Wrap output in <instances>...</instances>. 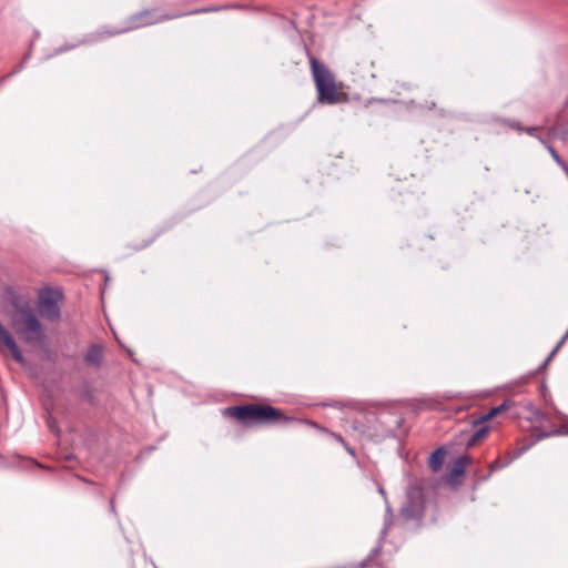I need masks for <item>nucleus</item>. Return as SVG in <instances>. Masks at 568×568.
Masks as SVG:
<instances>
[{"mask_svg":"<svg viewBox=\"0 0 568 568\" xmlns=\"http://www.w3.org/2000/svg\"><path fill=\"white\" fill-rule=\"evenodd\" d=\"M425 499L423 489L418 486H410L407 489L406 501L400 508V517L405 520L419 519L424 515Z\"/></svg>","mask_w":568,"mask_h":568,"instance_id":"nucleus-6","label":"nucleus"},{"mask_svg":"<svg viewBox=\"0 0 568 568\" xmlns=\"http://www.w3.org/2000/svg\"><path fill=\"white\" fill-rule=\"evenodd\" d=\"M344 446V448L346 449V452L352 455V456H355V450L353 447H351L346 442L344 444H342Z\"/></svg>","mask_w":568,"mask_h":568,"instance_id":"nucleus-20","label":"nucleus"},{"mask_svg":"<svg viewBox=\"0 0 568 568\" xmlns=\"http://www.w3.org/2000/svg\"><path fill=\"white\" fill-rule=\"evenodd\" d=\"M221 9H223V7H204V8H200V9H194L192 11L179 12V13L169 14V16H161L160 18H156V19H152V16H153V11L152 10H142L140 12H136V13L132 14L128 19V21H126L128 26L125 28L120 29V30L101 32V33L98 34V39H101V38H104V37L116 36V34H120V33H123V32H126V31H130V30L139 29V28L146 27V26H151L153 23L162 22V21H165V20H171V19L184 17V16H190V14L215 12V11H220Z\"/></svg>","mask_w":568,"mask_h":568,"instance_id":"nucleus-3","label":"nucleus"},{"mask_svg":"<svg viewBox=\"0 0 568 568\" xmlns=\"http://www.w3.org/2000/svg\"><path fill=\"white\" fill-rule=\"evenodd\" d=\"M6 294L9 304L13 307L11 312H22L31 307L30 301L19 295L14 290L7 288Z\"/></svg>","mask_w":568,"mask_h":568,"instance_id":"nucleus-10","label":"nucleus"},{"mask_svg":"<svg viewBox=\"0 0 568 568\" xmlns=\"http://www.w3.org/2000/svg\"><path fill=\"white\" fill-rule=\"evenodd\" d=\"M509 402L504 400L500 405L493 407L488 413L483 415L480 418L474 420V432L467 437L466 439V446L473 447L475 446L479 440L485 438L487 434L489 433V426L485 424L488 419L497 416L501 412L506 410L508 408Z\"/></svg>","mask_w":568,"mask_h":568,"instance_id":"nucleus-7","label":"nucleus"},{"mask_svg":"<svg viewBox=\"0 0 568 568\" xmlns=\"http://www.w3.org/2000/svg\"><path fill=\"white\" fill-rule=\"evenodd\" d=\"M559 133L561 134V138L564 140L568 139V123H567V129L566 130H561Z\"/></svg>","mask_w":568,"mask_h":568,"instance_id":"nucleus-23","label":"nucleus"},{"mask_svg":"<svg viewBox=\"0 0 568 568\" xmlns=\"http://www.w3.org/2000/svg\"><path fill=\"white\" fill-rule=\"evenodd\" d=\"M331 435H332V437H333L336 442H338V443H341V444H344V443H345L344 438H343L339 434L331 433Z\"/></svg>","mask_w":568,"mask_h":568,"instance_id":"nucleus-21","label":"nucleus"},{"mask_svg":"<svg viewBox=\"0 0 568 568\" xmlns=\"http://www.w3.org/2000/svg\"><path fill=\"white\" fill-rule=\"evenodd\" d=\"M504 123H506L508 126H510L511 129H515L519 132L521 131H525L527 134L531 135V136H535V138H539L540 135H537L536 132H537V126H528V128H524L521 126L518 122L516 121H510V120H503Z\"/></svg>","mask_w":568,"mask_h":568,"instance_id":"nucleus-13","label":"nucleus"},{"mask_svg":"<svg viewBox=\"0 0 568 568\" xmlns=\"http://www.w3.org/2000/svg\"><path fill=\"white\" fill-rule=\"evenodd\" d=\"M562 346H558V344L554 347V349L550 352V354L547 356V358L544 362V366L548 365L551 359L555 357L556 353L561 348Z\"/></svg>","mask_w":568,"mask_h":568,"instance_id":"nucleus-17","label":"nucleus"},{"mask_svg":"<svg viewBox=\"0 0 568 568\" xmlns=\"http://www.w3.org/2000/svg\"><path fill=\"white\" fill-rule=\"evenodd\" d=\"M329 406H333V407H337V403H334V404H329Z\"/></svg>","mask_w":568,"mask_h":568,"instance_id":"nucleus-26","label":"nucleus"},{"mask_svg":"<svg viewBox=\"0 0 568 568\" xmlns=\"http://www.w3.org/2000/svg\"><path fill=\"white\" fill-rule=\"evenodd\" d=\"M445 456H446V450L444 449V447H439L436 450H434L430 454L429 460H428V465H429L430 469L434 471H438L443 466Z\"/></svg>","mask_w":568,"mask_h":568,"instance_id":"nucleus-12","label":"nucleus"},{"mask_svg":"<svg viewBox=\"0 0 568 568\" xmlns=\"http://www.w3.org/2000/svg\"><path fill=\"white\" fill-rule=\"evenodd\" d=\"M10 326L27 344H40L45 339L44 327L33 308L22 312H8Z\"/></svg>","mask_w":568,"mask_h":568,"instance_id":"nucleus-2","label":"nucleus"},{"mask_svg":"<svg viewBox=\"0 0 568 568\" xmlns=\"http://www.w3.org/2000/svg\"><path fill=\"white\" fill-rule=\"evenodd\" d=\"M20 69H22V65H19L18 70H16L14 72H18Z\"/></svg>","mask_w":568,"mask_h":568,"instance_id":"nucleus-27","label":"nucleus"},{"mask_svg":"<svg viewBox=\"0 0 568 568\" xmlns=\"http://www.w3.org/2000/svg\"><path fill=\"white\" fill-rule=\"evenodd\" d=\"M567 339H568V328H567V332L565 333V335L558 342V346H564V344L566 343Z\"/></svg>","mask_w":568,"mask_h":568,"instance_id":"nucleus-22","label":"nucleus"},{"mask_svg":"<svg viewBox=\"0 0 568 568\" xmlns=\"http://www.w3.org/2000/svg\"><path fill=\"white\" fill-rule=\"evenodd\" d=\"M534 416L536 419H544L546 417V415L540 409H536L534 412Z\"/></svg>","mask_w":568,"mask_h":568,"instance_id":"nucleus-19","label":"nucleus"},{"mask_svg":"<svg viewBox=\"0 0 568 568\" xmlns=\"http://www.w3.org/2000/svg\"><path fill=\"white\" fill-rule=\"evenodd\" d=\"M389 525H390V520H386L385 521V525L383 527V529L381 530V540H383L387 532H388V529H389ZM382 549V541H379V545L373 550L372 555L375 556L376 554H378Z\"/></svg>","mask_w":568,"mask_h":568,"instance_id":"nucleus-15","label":"nucleus"},{"mask_svg":"<svg viewBox=\"0 0 568 568\" xmlns=\"http://www.w3.org/2000/svg\"><path fill=\"white\" fill-rule=\"evenodd\" d=\"M225 414L241 422L245 426H257L288 422L283 412L271 405L246 404L230 406Z\"/></svg>","mask_w":568,"mask_h":568,"instance_id":"nucleus-1","label":"nucleus"},{"mask_svg":"<svg viewBox=\"0 0 568 568\" xmlns=\"http://www.w3.org/2000/svg\"><path fill=\"white\" fill-rule=\"evenodd\" d=\"M63 294L59 290L45 288L38 296V311L42 318L58 322L61 318Z\"/></svg>","mask_w":568,"mask_h":568,"instance_id":"nucleus-5","label":"nucleus"},{"mask_svg":"<svg viewBox=\"0 0 568 568\" xmlns=\"http://www.w3.org/2000/svg\"><path fill=\"white\" fill-rule=\"evenodd\" d=\"M310 64L318 93V102L323 104H335L339 102V94L336 90L335 78L328 68L313 55H310Z\"/></svg>","mask_w":568,"mask_h":568,"instance_id":"nucleus-4","label":"nucleus"},{"mask_svg":"<svg viewBox=\"0 0 568 568\" xmlns=\"http://www.w3.org/2000/svg\"><path fill=\"white\" fill-rule=\"evenodd\" d=\"M554 435H568V426H564L561 429H557L550 433H545L538 436L539 439L554 436Z\"/></svg>","mask_w":568,"mask_h":568,"instance_id":"nucleus-16","label":"nucleus"},{"mask_svg":"<svg viewBox=\"0 0 568 568\" xmlns=\"http://www.w3.org/2000/svg\"><path fill=\"white\" fill-rule=\"evenodd\" d=\"M558 130H559V129H558L557 126H555V128H552V129H551V133H552V134H557V131H558Z\"/></svg>","mask_w":568,"mask_h":568,"instance_id":"nucleus-24","label":"nucleus"},{"mask_svg":"<svg viewBox=\"0 0 568 568\" xmlns=\"http://www.w3.org/2000/svg\"><path fill=\"white\" fill-rule=\"evenodd\" d=\"M379 493L385 496V490L383 488H379Z\"/></svg>","mask_w":568,"mask_h":568,"instance_id":"nucleus-25","label":"nucleus"},{"mask_svg":"<svg viewBox=\"0 0 568 568\" xmlns=\"http://www.w3.org/2000/svg\"><path fill=\"white\" fill-rule=\"evenodd\" d=\"M103 361V347L99 344H92L88 347L84 355V362L89 366L99 368Z\"/></svg>","mask_w":568,"mask_h":568,"instance_id":"nucleus-9","label":"nucleus"},{"mask_svg":"<svg viewBox=\"0 0 568 568\" xmlns=\"http://www.w3.org/2000/svg\"><path fill=\"white\" fill-rule=\"evenodd\" d=\"M0 343L1 346H4L8 348V351L11 353L13 359L20 364L24 362V357L22 355V352L20 351L17 342L14 341L13 336L10 334V332L3 327V325L0 323Z\"/></svg>","mask_w":568,"mask_h":568,"instance_id":"nucleus-8","label":"nucleus"},{"mask_svg":"<svg viewBox=\"0 0 568 568\" xmlns=\"http://www.w3.org/2000/svg\"><path fill=\"white\" fill-rule=\"evenodd\" d=\"M469 462H470V458L467 455L459 456L455 460L453 467L450 468L449 477L452 479H455V478H457L459 476H463L465 470H466V468H467V466H468V464H469Z\"/></svg>","mask_w":568,"mask_h":568,"instance_id":"nucleus-11","label":"nucleus"},{"mask_svg":"<svg viewBox=\"0 0 568 568\" xmlns=\"http://www.w3.org/2000/svg\"><path fill=\"white\" fill-rule=\"evenodd\" d=\"M539 142L548 150V152L550 153L551 158L554 159V161L560 166V165H564V160L560 158V155L558 154V152L555 150L554 146H551L550 144L547 143V141L542 138V136H539L538 138Z\"/></svg>","mask_w":568,"mask_h":568,"instance_id":"nucleus-14","label":"nucleus"},{"mask_svg":"<svg viewBox=\"0 0 568 568\" xmlns=\"http://www.w3.org/2000/svg\"><path fill=\"white\" fill-rule=\"evenodd\" d=\"M506 464H500L499 460H495L491 465H490V470L494 471V470H497V469H500L505 466Z\"/></svg>","mask_w":568,"mask_h":568,"instance_id":"nucleus-18","label":"nucleus"}]
</instances>
